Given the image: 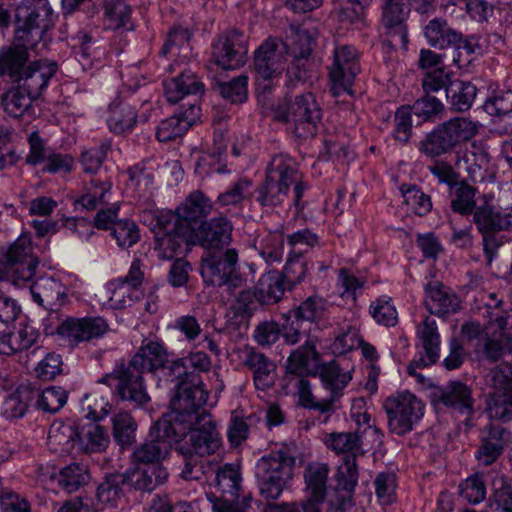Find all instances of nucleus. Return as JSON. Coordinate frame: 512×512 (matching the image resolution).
<instances>
[{
  "instance_id": "f257e3e1",
  "label": "nucleus",
  "mask_w": 512,
  "mask_h": 512,
  "mask_svg": "<svg viewBox=\"0 0 512 512\" xmlns=\"http://www.w3.org/2000/svg\"><path fill=\"white\" fill-rule=\"evenodd\" d=\"M173 444L186 459L181 475L185 480H191L199 479V471H194L193 458L216 453L221 439L210 414H187L172 408L152 425L147 440L134 450V462L151 469L156 483H164L168 473L162 462L168 457Z\"/></svg>"
},
{
  "instance_id": "f03ea898",
  "label": "nucleus",
  "mask_w": 512,
  "mask_h": 512,
  "mask_svg": "<svg viewBox=\"0 0 512 512\" xmlns=\"http://www.w3.org/2000/svg\"><path fill=\"white\" fill-rule=\"evenodd\" d=\"M54 12L48 0H22L16 9V36L12 47L0 52V74L18 76L32 96L38 95L57 71L54 62L36 61L21 74L28 50L44 40L54 23Z\"/></svg>"
},
{
  "instance_id": "7ed1b4c3",
  "label": "nucleus",
  "mask_w": 512,
  "mask_h": 512,
  "mask_svg": "<svg viewBox=\"0 0 512 512\" xmlns=\"http://www.w3.org/2000/svg\"><path fill=\"white\" fill-rule=\"evenodd\" d=\"M37 264L31 238L28 234H22L4 254H0V280L10 281L18 287L28 285L33 301L47 309L58 308L66 303L69 295L79 293L82 282L64 271L40 276L30 284Z\"/></svg>"
},
{
  "instance_id": "20e7f679",
  "label": "nucleus",
  "mask_w": 512,
  "mask_h": 512,
  "mask_svg": "<svg viewBox=\"0 0 512 512\" xmlns=\"http://www.w3.org/2000/svg\"><path fill=\"white\" fill-rule=\"evenodd\" d=\"M211 207L210 201L202 193L194 192L176 212L144 211L141 220L154 233L158 257L172 259L181 254L184 251V231L195 232Z\"/></svg>"
},
{
  "instance_id": "39448f33",
  "label": "nucleus",
  "mask_w": 512,
  "mask_h": 512,
  "mask_svg": "<svg viewBox=\"0 0 512 512\" xmlns=\"http://www.w3.org/2000/svg\"><path fill=\"white\" fill-rule=\"evenodd\" d=\"M231 232V224L223 217L213 219L207 225H200L195 232L184 231V250L196 243L205 248L201 275L206 283L213 286H240L241 279L236 274L238 254L234 249L224 250V246L230 242Z\"/></svg>"
},
{
  "instance_id": "423d86ee",
  "label": "nucleus",
  "mask_w": 512,
  "mask_h": 512,
  "mask_svg": "<svg viewBox=\"0 0 512 512\" xmlns=\"http://www.w3.org/2000/svg\"><path fill=\"white\" fill-rule=\"evenodd\" d=\"M168 355L163 344L156 340L145 339L130 361V368L113 373L107 378L110 386H115L124 400L143 406L150 398L143 386L139 373H155L164 368Z\"/></svg>"
},
{
  "instance_id": "0eeeda50",
  "label": "nucleus",
  "mask_w": 512,
  "mask_h": 512,
  "mask_svg": "<svg viewBox=\"0 0 512 512\" xmlns=\"http://www.w3.org/2000/svg\"><path fill=\"white\" fill-rule=\"evenodd\" d=\"M312 44V37L305 30L293 32L291 39L282 42L276 38H268L255 52L254 70L256 73V91L260 98L261 92L272 87V83L285 69L287 56L296 59L306 57Z\"/></svg>"
},
{
  "instance_id": "6e6552de",
  "label": "nucleus",
  "mask_w": 512,
  "mask_h": 512,
  "mask_svg": "<svg viewBox=\"0 0 512 512\" xmlns=\"http://www.w3.org/2000/svg\"><path fill=\"white\" fill-rule=\"evenodd\" d=\"M210 368V357L201 351H191L187 356L172 362L169 372L180 380L171 400L172 408L187 414H208L200 410L208 404V392L204 389L200 373L208 372Z\"/></svg>"
},
{
  "instance_id": "1a4fd4ad",
  "label": "nucleus",
  "mask_w": 512,
  "mask_h": 512,
  "mask_svg": "<svg viewBox=\"0 0 512 512\" xmlns=\"http://www.w3.org/2000/svg\"><path fill=\"white\" fill-rule=\"evenodd\" d=\"M295 457L288 445L277 446L256 464V478L261 495L277 499L288 488L294 474Z\"/></svg>"
},
{
  "instance_id": "9d476101",
  "label": "nucleus",
  "mask_w": 512,
  "mask_h": 512,
  "mask_svg": "<svg viewBox=\"0 0 512 512\" xmlns=\"http://www.w3.org/2000/svg\"><path fill=\"white\" fill-rule=\"evenodd\" d=\"M297 179L294 161L287 155L274 156L267 169L266 181L259 190L257 200L262 205H278L284 201L289 187L294 184L295 202L299 205L306 185L297 182Z\"/></svg>"
},
{
  "instance_id": "9b49d317",
  "label": "nucleus",
  "mask_w": 512,
  "mask_h": 512,
  "mask_svg": "<svg viewBox=\"0 0 512 512\" xmlns=\"http://www.w3.org/2000/svg\"><path fill=\"white\" fill-rule=\"evenodd\" d=\"M478 123L465 117L452 118L437 126L422 141L420 150L429 157H437L461 147L478 132Z\"/></svg>"
},
{
  "instance_id": "f8f14e48",
  "label": "nucleus",
  "mask_w": 512,
  "mask_h": 512,
  "mask_svg": "<svg viewBox=\"0 0 512 512\" xmlns=\"http://www.w3.org/2000/svg\"><path fill=\"white\" fill-rule=\"evenodd\" d=\"M278 121L293 125L298 137L312 136L321 119V111L312 93L296 96L293 101L278 104L273 111Z\"/></svg>"
},
{
  "instance_id": "ddd939ff",
  "label": "nucleus",
  "mask_w": 512,
  "mask_h": 512,
  "mask_svg": "<svg viewBox=\"0 0 512 512\" xmlns=\"http://www.w3.org/2000/svg\"><path fill=\"white\" fill-rule=\"evenodd\" d=\"M474 220L483 234L485 248L493 232L512 227V181L500 186L496 203L486 202L476 209Z\"/></svg>"
},
{
  "instance_id": "4468645a",
  "label": "nucleus",
  "mask_w": 512,
  "mask_h": 512,
  "mask_svg": "<svg viewBox=\"0 0 512 512\" xmlns=\"http://www.w3.org/2000/svg\"><path fill=\"white\" fill-rule=\"evenodd\" d=\"M384 408L388 416L389 428L397 435L411 431L413 425L424 414L422 402L410 392L389 397L384 403Z\"/></svg>"
},
{
  "instance_id": "2eb2a0df",
  "label": "nucleus",
  "mask_w": 512,
  "mask_h": 512,
  "mask_svg": "<svg viewBox=\"0 0 512 512\" xmlns=\"http://www.w3.org/2000/svg\"><path fill=\"white\" fill-rule=\"evenodd\" d=\"M242 279L241 277H239ZM229 290H235L239 288L238 292L233 291V294L237 297L235 309L240 314H249L255 298L261 304H272L278 302L283 294L284 287L281 277L275 272H268L264 274L258 282L256 291L251 293L249 290L242 289L243 280L240 282V286L233 287L226 285Z\"/></svg>"
},
{
  "instance_id": "dca6fc26",
  "label": "nucleus",
  "mask_w": 512,
  "mask_h": 512,
  "mask_svg": "<svg viewBox=\"0 0 512 512\" xmlns=\"http://www.w3.org/2000/svg\"><path fill=\"white\" fill-rule=\"evenodd\" d=\"M327 302L319 296H312L303 301L295 310L289 311L283 318L282 336L286 343L296 344L304 331V322H316L324 315Z\"/></svg>"
},
{
  "instance_id": "f3484780",
  "label": "nucleus",
  "mask_w": 512,
  "mask_h": 512,
  "mask_svg": "<svg viewBox=\"0 0 512 512\" xmlns=\"http://www.w3.org/2000/svg\"><path fill=\"white\" fill-rule=\"evenodd\" d=\"M359 72L358 53L352 46L337 47L329 76L331 92L337 97L343 93L352 95L351 86Z\"/></svg>"
},
{
  "instance_id": "a211bd4d",
  "label": "nucleus",
  "mask_w": 512,
  "mask_h": 512,
  "mask_svg": "<svg viewBox=\"0 0 512 512\" xmlns=\"http://www.w3.org/2000/svg\"><path fill=\"white\" fill-rule=\"evenodd\" d=\"M381 25L391 37L393 46L406 47L408 43L406 20L409 16V0H381Z\"/></svg>"
},
{
  "instance_id": "6ab92c4d",
  "label": "nucleus",
  "mask_w": 512,
  "mask_h": 512,
  "mask_svg": "<svg viewBox=\"0 0 512 512\" xmlns=\"http://www.w3.org/2000/svg\"><path fill=\"white\" fill-rule=\"evenodd\" d=\"M248 47L245 39L238 32L219 37L213 46V60L225 70L242 67L246 62Z\"/></svg>"
},
{
  "instance_id": "aec40b11",
  "label": "nucleus",
  "mask_w": 512,
  "mask_h": 512,
  "mask_svg": "<svg viewBox=\"0 0 512 512\" xmlns=\"http://www.w3.org/2000/svg\"><path fill=\"white\" fill-rule=\"evenodd\" d=\"M108 324L102 317L69 318L58 327L59 336L70 345L103 336Z\"/></svg>"
},
{
  "instance_id": "412c9836",
  "label": "nucleus",
  "mask_w": 512,
  "mask_h": 512,
  "mask_svg": "<svg viewBox=\"0 0 512 512\" xmlns=\"http://www.w3.org/2000/svg\"><path fill=\"white\" fill-rule=\"evenodd\" d=\"M29 145L30 153L27 157L29 164H43V171L49 173H66L72 169L73 158L49 151L37 133L29 136Z\"/></svg>"
},
{
  "instance_id": "4be33fe9",
  "label": "nucleus",
  "mask_w": 512,
  "mask_h": 512,
  "mask_svg": "<svg viewBox=\"0 0 512 512\" xmlns=\"http://www.w3.org/2000/svg\"><path fill=\"white\" fill-rule=\"evenodd\" d=\"M417 335L421 341L425 355L421 356L419 361H412L407 370L411 376L420 379L421 375L417 374L416 369L429 366L435 363L439 358L440 339L436 321L431 317H426L422 324L417 327Z\"/></svg>"
},
{
  "instance_id": "5701e85b",
  "label": "nucleus",
  "mask_w": 512,
  "mask_h": 512,
  "mask_svg": "<svg viewBox=\"0 0 512 512\" xmlns=\"http://www.w3.org/2000/svg\"><path fill=\"white\" fill-rule=\"evenodd\" d=\"M328 467L323 463H311L305 472L306 501L302 504L304 512H320L324 500Z\"/></svg>"
},
{
  "instance_id": "b1692460",
  "label": "nucleus",
  "mask_w": 512,
  "mask_h": 512,
  "mask_svg": "<svg viewBox=\"0 0 512 512\" xmlns=\"http://www.w3.org/2000/svg\"><path fill=\"white\" fill-rule=\"evenodd\" d=\"M500 373L505 377V382L490 395L487 411L490 418L508 421L512 419V365H502Z\"/></svg>"
},
{
  "instance_id": "393cba45",
  "label": "nucleus",
  "mask_w": 512,
  "mask_h": 512,
  "mask_svg": "<svg viewBox=\"0 0 512 512\" xmlns=\"http://www.w3.org/2000/svg\"><path fill=\"white\" fill-rule=\"evenodd\" d=\"M338 486L342 493L337 494L339 504L336 506L332 498L329 501L328 512H345L351 503V492L357 483L355 457H346L338 466L336 474Z\"/></svg>"
},
{
  "instance_id": "a878e982",
  "label": "nucleus",
  "mask_w": 512,
  "mask_h": 512,
  "mask_svg": "<svg viewBox=\"0 0 512 512\" xmlns=\"http://www.w3.org/2000/svg\"><path fill=\"white\" fill-rule=\"evenodd\" d=\"M457 166L466 171L473 181L482 180L486 174L493 172L489 152L482 144H471L470 149L457 158Z\"/></svg>"
},
{
  "instance_id": "bb28decb",
  "label": "nucleus",
  "mask_w": 512,
  "mask_h": 512,
  "mask_svg": "<svg viewBox=\"0 0 512 512\" xmlns=\"http://www.w3.org/2000/svg\"><path fill=\"white\" fill-rule=\"evenodd\" d=\"M425 305L433 314L455 312L460 305L458 297L439 282H430L425 287Z\"/></svg>"
},
{
  "instance_id": "cd10ccee",
  "label": "nucleus",
  "mask_w": 512,
  "mask_h": 512,
  "mask_svg": "<svg viewBox=\"0 0 512 512\" xmlns=\"http://www.w3.org/2000/svg\"><path fill=\"white\" fill-rule=\"evenodd\" d=\"M371 437L365 438V435L357 432H342L327 434L323 441L326 447L337 454L346 453L351 454L352 457L365 449L375 445L376 443H369L367 440Z\"/></svg>"
},
{
  "instance_id": "c85d7f7f",
  "label": "nucleus",
  "mask_w": 512,
  "mask_h": 512,
  "mask_svg": "<svg viewBox=\"0 0 512 512\" xmlns=\"http://www.w3.org/2000/svg\"><path fill=\"white\" fill-rule=\"evenodd\" d=\"M33 97L24 87L10 89L3 97L2 103L7 114L30 122L36 115Z\"/></svg>"
},
{
  "instance_id": "c756f323",
  "label": "nucleus",
  "mask_w": 512,
  "mask_h": 512,
  "mask_svg": "<svg viewBox=\"0 0 512 512\" xmlns=\"http://www.w3.org/2000/svg\"><path fill=\"white\" fill-rule=\"evenodd\" d=\"M109 444V436L95 421L77 425L76 446L85 452H101Z\"/></svg>"
},
{
  "instance_id": "7c9ffc66",
  "label": "nucleus",
  "mask_w": 512,
  "mask_h": 512,
  "mask_svg": "<svg viewBox=\"0 0 512 512\" xmlns=\"http://www.w3.org/2000/svg\"><path fill=\"white\" fill-rule=\"evenodd\" d=\"M38 332L32 325H20L7 334L0 335V354L11 355L30 348L37 340Z\"/></svg>"
},
{
  "instance_id": "2f4dec72",
  "label": "nucleus",
  "mask_w": 512,
  "mask_h": 512,
  "mask_svg": "<svg viewBox=\"0 0 512 512\" xmlns=\"http://www.w3.org/2000/svg\"><path fill=\"white\" fill-rule=\"evenodd\" d=\"M486 334L491 335L486 343L488 351L495 349L502 352L509 349L510 344H512V315L507 314L504 318L495 313L493 320L487 327Z\"/></svg>"
},
{
  "instance_id": "473e14b6",
  "label": "nucleus",
  "mask_w": 512,
  "mask_h": 512,
  "mask_svg": "<svg viewBox=\"0 0 512 512\" xmlns=\"http://www.w3.org/2000/svg\"><path fill=\"white\" fill-rule=\"evenodd\" d=\"M164 94L169 102L176 103L186 95L202 91V83L191 71H185L180 76L164 81Z\"/></svg>"
},
{
  "instance_id": "72a5a7b5",
  "label": "nucleus",
  "mask_w": 512,
  "mask_h": 512,
  "mask_svg": "<svg viewBox=\"0 0 512 512\" xmlns=\"http://www.w3.org/2000/svg\"><path fill=\"white\" fill-rule=\"evenodd\" d=\"M135 109L122 101H114L110 104L106 122L108 128L114 133L130 131L136 123Z\"/></svg>"
},
{
  "instance_id": "f704fd0d",
  "label": "nucleus",
  "mask_w": 512,
  "mask_h": 512,
  "mask_svg": "<svg viewBox=\"0 0 512 512\" xmlns=\"http://www.w3.org/2000/svg\"><path fill=\"white\" fill-rule=\"evenodd\" d=\"M215 152L203 154L197 161L195 172L205 177L213 172H224L223 153L225 152L226 138L223 132H216L214 136Z\"/></svg>"
},
{
  "instance_id": "c9c22d12",
  "label": "nucleus",
  "mask_w": 512,
  "mask_h": 512,
  "mask_svg": "<svg viewBox=\"0 0 512 512\" xmlns=\"http://www.w3.org/2000/svg\"><path fill=\"white\" fill-rule=\"evenodd\" d=\"M350 416L355 423L357 431L368 436L371 439L367 440L369 443H380V431L373 425L371 416L368 413L367 400L360 397L352 402Z\"/></svg>"
},
{
  "instance_id": "e433bc0d",
  "label": "nucleus",
  "mask_w": 512,
  "mask_h": 512,
  "mask_svg": "<svg viewBox=\"0 0 512 512\" xmlns=\"http://www.w3.org/2000/svg\"><path fill=\"white\" fill-rule=\"evenodd\" d=\"M424 36L428 44L437 49L448 48L459 40V34L441 19L431 20L424 27Z\"/></svg>"
},
{
  "instance_id": "4c0bfd02",
  "label": "nucleus",
  "mask_w": 512,
  "mask_h": 512,
  "mask_svg": "<svg viewBox=\"0 0 512 512\" xmlns=\"http://www.w3.org/2000/svg\"><path fill=\"white\" fill-rule=\"evenodd\" d=\"M105 292L108 297L110 307L124 308L131 305L134 300H137L140 295V290L134 288L129 283L118 278L106 283Z\"/></svg>"
},
{
  "instance_id": "58836bf2",
  "label": "nucleus",
  "mask_w": 512,
  "mask_h": 512,
  "mask_svg": "<svg viewBox=\"0 0 512 512\" xmlns=\"http://www.w3.org/2000/svg\"><path fill=\"white\" fill-rule=\"evenodd\" d=\"M77 425L74 421L54 422L48 433L49 445L57 450L61 447V451H69L70 448L76 446Z\"/></svg>"
},
{
  "instance_id": "ea45409f",
  "label": "nucleus",
  "mask_w": 512,
  "mask_h": 512,
  "mask_svg": "<svg viewBox=\"0 0 512 512\" xmlns=\"http://www.w3.org/2000/svg\"><path fill=\"white\" fill-rule=\"evenodd\" d=\"M476 96V88L469 82L459 79L450 81L446 87V97L451 106L458 111L467 110Z\"/></svg>"
},
{
  "instance_id": "a19ab883",
  "label": "nucleus",
  "mask_w": 512,
  "mask_h": 512,
  "mask_svg": "<svg viewBox=\"0 0 512 512\" xmlns=\"http://www.w3.org/2000/svg\"><path fill=\"white\" fill-rule=\"evenodd\" d=\"M247 362L254 370V382L257 389L265 390L274 383L275 365L264 355L250 349Z\"/></svg>"
},
{
  "instance_id": "79ce46f5",
  "label": "nucleus",
  "mask_w": 512,
  "mask_h": 512,
  "mask_svg": "<svg viewBox=\"0 0 512 512\" xmlns=\"http://www.w3.org/2000/svg\"><path fill=\"white\" fill-rule=\"evenodd\" d=\"M316 366L317 353L315 347L308 342L293 352L287 361V371L291 374L311 373Z\"/></svg>"
},
{
  "instance_id": "37998d69",
  "label": "nucleus",
  "mask_w": 512,
  "mask_h": 512,
  "mask_svg": "<svg viewBox=\"0 0 512 512\" xmlns=\"http://www.w3.org/2000/svg\"><path fill=\"white\" fill-rule=\"evenodd\" d=\"M216 489L224 495L235 497L241 483V475L237 464H226L217 471Z\"/></svg>"
},
{
  "instance_id": "c03bdc74",
  "label": "nucleus",
  "mask_w": 512,
  "mask_h": 512,
  "mask_svg": "<svg viewBox=\"0 0 512 512\" xmlns=\"http://www.w3.org/2000/svg\"><path fill=\"white\" fill-rule=\"evenodd\" d=\"M504 430L495 428L490 435L483 440L476 457L484 465L492 464L503 450Z\"/></svg>"
},
{
  "instance_id": "a18cd8bd",
  "label": "nucleus",
  "mask_w": 512,
  "mask_h": 512,
  "mask_svg": "<svg viewBox=\"0 0 512 512\" xmlns=\"http://www.w3.org/2000/svg\"><path fill=\"white\" fill-rule=\"evenodd\" d=\"M445 405L459 410L461 413H470L473 400L468 386L460 382L452 383L443 395Z\"/></svg>"
},
{
  "instance_id": "49530a36",
  "label": "nucleus",
  "mask_w": 512,
  "mask_h": 512,
  "mask_svg": "<svg viewBox=\"0 0 512 512\" xmlns=\"http://www.w3.org/2000/svg\"><path fill=\"white\" fill-rule=\"evenodd\" d=\"M321 379L324 386L336 394L347 386L352 374L350 370H344L337 363L331 362L322 368Z\"/></svg>"
},
{
  "instance_id": "de8ad7c7",
  "label": "nucleus",
  "mask_w": 512,
  "mask_h": 512,
  "mask_svg": "<svg viewBox=\"0 0 512 512\" xmlns=\"http://www.w3.org/2000/svg\"><path fill=\"white\" fill-rule=\"evenodd\" d=\"M113 435L122 447L135 441L137 425L129 413L121 412L113 416Z\"/></svg>"
},
{
  "instance_id": "09e8293b",
  "label": "nucleus",
  "mask_w": 512,
  "mask_h": 512,
  "mask_svg": "<svg viewBox=\"0 0 512 512\" xmlns=\"http://www.w3.org/2000/svg\"><path fill=\"white\" fill-rule=\"evenodd\" d=\"M111 187L110 182L92 180L90 185L85 189L84 194L76 203L85 209H94L98 204L104 203L110 199Z\"/></svg>"
},
{
  "instance_id": "8fccbe9b",
  "label": "nucleus",
  "mask_w": 512,
  "mask_h": 512,
  "mask_svg": "<svg viewBox=\"0 0 512 512\" xmlns=\"http://www.w3.org/2000/svg\"><path fill=\"white\" fill-rule=\"evenodd\" d=\"M120 477L108 476L97 489V500L102 509L114 508L121 500Z\"/></svg>"
},
{
  "instance_id": "3c124183",
  "label": "nucleus",
  "mask_w": 512,
  "mask_h": 512,
  "mask_svg": "<svg viewBox=\"0 0 512 512\" xmlns=\"http://www.w3.org/2000/svg\"><path fill=\"white\" fill-rule=\"evenodd\" d=\"M89 481L88 470L85 466L73 463L63 468L58 475V483L67 491L72 492Z\"/></svg>"
},
{
  "instance_id": "603ef678",
  "label": "nucleus",
  "mask_w": 512,
  "mask_h": 512,
  "mask_svg": "<svg viewBox=\"0 0 512 512\" xmlns=\"http://www.w3.org/2000/svg\"><path fill=\"white\" fill-rule=\"evenodd\" d=\"M130 13V8L121 0L108 4L105 9V27L108 29H131Z\"/></svg>"
},
{
  "instance_id": "864d4df0",
  "label": "nucleus",
  "mask_w": 512,
  "mask_h": 512,
  "mask_svg": "<svg viewBox=\"0 0 512 512\" xmlns=\"http://www.w3.org/2000/svg\"><path fill=\"white\" fill-rule=\"evenodd\" d=\"M111 234L121 248H129L140 239L137 224L130 220H118L111 227Z\"/></svg>"
},
{
  "instance_id": "5fc2aeb1",
  "label": "nucleus",
  "mask_w": 512,
  "mask_h": 512,
  "mask_svg": "<svg viewBox=\"0 0 512 512\" xmlns=\"http://www.w3.org/2000/svg\"><path fill=\"white\" fill-rule=\"evenodd\" d=\"M373 319L383 326H394L398 320L397 310L388 296H381L370 306Z\"/></svg>"
},
{
  "instance_id": "6e6d98bb",
  "label": "nucleus",
  "mask_w": 512,
  "mask_h": 512,
  "mask_svg": "<svg viewBox=\"0 0 512 512\" xmlns=\"http://www.w3.org/2000/svg\"><path fill=\"white\" fill-rule=\"evenodd\" d=\"M475 190L466 183L459 182L451 189L452 209L461 214L471 213L475 206Z\"/></svg>"
},
{
  "instance_id": "4d7b16f0",
  "label": "nucleus",
  "mask_w": 512,
  "mask_h": 512,
  "mask_svg": "<svg viewBox=\"0 0 512 512\" xmlns=\"http://www.w3.org/2000/svg\"><path fill=\"white\" fill-rule=\"evenodd\" d=\"M453 46L455 47L453 60L459 66L470 64L482 52L479 40L475 37L462 39L459 35V40Z\"/></svg>"
},
{
  "instance_id": "13d9d810",
  "label": "nucleus",
  "mask_w": 512,
  "mask_h": 512,
  "mask_svg": "<svg viewBox=\"0 0 512 512\" xmlns=\"http://www.w3.org/2000/svg\"><path fill=\"white\" fill-rule=\"evenodd\" d=\"M135 464L134 468L125 473L122 479L123 482L139 490H152L156 485L160 484L155 482V476L151 469L139 463Z\"/></svg>"
},
{
  "instance_id": "bf43d9fd",
  "label": "nucleus",
  "mask_w": 512,
  "mask_h": 512,
  "mask_svg": "<svg viewBox=\"0 0 512 512\" xmlns=\"http://www.w3.org/2000/svg\"><path fill=\"white\" fill-rule=\"evenodd\" d=\"M81 408L87 419L96 422L108 414L110 405L107 399L94 393L83 397Z\"/></svg>"
},
{
  "instance_id": "052dcab7",
  "label": "nucleus",
  "mask_w": 512,
  "mask_h": 512,
  "mask_svg": "<svg viewBox=\"0 0 512 512\" xmlns=\"http://www.w3.org/2000/svg\"><path fill=\"white\" fill-rule=\"evenodd\" d=\"M67 401V393L61 387H48L38 397L37 405L46 412H57Z\"/></svg>"
},
{
  "instance_id": "680f3d73",
  "label": "nucleus",
  "mask_w": 512,
  "mask_h": 512,
  "mask_svg": "<svg viewBox=\"0 0 512 512\" xmlns=\"http://www.w3.org/2000/svg\"><path fill=\"white\" fill-rule=\"evenodd\" d=\"M461 496L472 504L482 502L486 497V487L480 475L468 477L459 485Z\"/></svg>"
},
{
  "instance_id": "e2e57ef3",
  "label": "nucleus",
  "mask_w": 512,
  "mask_h": 512,
  "mask_svg": "<svg viewBox=\"0 0 512 512\" xmlns=\"http://www.w3.org/2000/svg\"><path fill=\"white\" fill-rule=\"evenodd\" d=\"M187 132V125L182 124L180 116L173 115L160 122L156 136L160 142H167L181 138Z\"/></svg>"
},
{
  "instance_id": "0e129e2a",
  "label": "nucleus",
  "mask_w": 512,
  "mask_h": 512,
  "mask_svg": "<svg viewBox=\"0 0 512 512\" xmlns=\"http://www.w3.org/2000/svg\"><path fill=\"white\" fill-rule=\"evenodd\" d=\"M363 281L356 278L349 270L343 268L339 271L337 289L342 299L355 302L357 291L361 289Z\"/></svg>"
},
{
  "instance_id": "69168bd1",
  "label": "nucleus",
  "mask_w": 512,
  "mask_h": 512,
  "mask_svg": "<svg viewBox=\"0 0 512 512\" xmlns=\"http://www.w3.org/2000/svg\"><path fill=\"white\" fill-rule=\"evenodd\" d=\"M402 196L409 209L418 215L428 213L432 207L430 198L414 186L403 188Z\"/></svg>"
},
{
  "instance_id": "338daca9",
  "label": "nucleus",
  "mask_w": 512,
  "mask_h": 512,
  "mask_svg": "<svg viewBox=\"0 0 512 512\" xmlns=\"http://www.w3.org/2000/svg\"><path fill=\"white\" fill-rule=\"evenodd\" d=\"M361 344V338L356 329L348 327L339 333L330 345V350L335 355L345 354Z\"/></svg>"
},
{
  "instance_id": "774afa93",
  "label": "nucleus",
  "mask_w": 512,
  "mask_h": 512,
  "mask_svg": "<svg viewBox=\"0 0 512 512\" xmlns=\"http://www.w3.org/2000/svg\"><path fill=\"white\" fill-rule=\"evenodd\" d=\"M62 358L54 352L47 353L35 366L34 371L38 378L50 380L62 372Z\"/></svg>"
}]
</instances>
